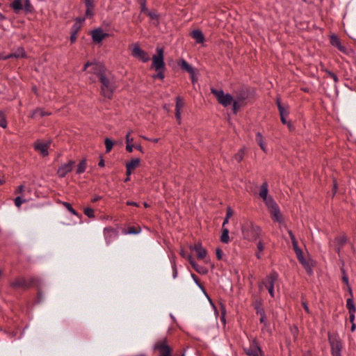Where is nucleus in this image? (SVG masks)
<instances>
[{"label": "nucleus", "mask_w": 356, "mask_h": 356, "mask_svg": "<svg viewBox=\"0 0 356 356\" xmlns=\"http://www.w3.org/2000/svg\"><path fill=\"white\" fill-rule=\"evenodd\" d=\"M99 81L101 83L102 95L108 99H111L115 89L113 76L109 72L106 71L104 74L101 75L99 78Z\"/></svg>", "instance_id": "1"}, {"label": "nucleus", "mask_w": 356, "mask_h": 356, "mask_svg": "<svg viewBox=\"0 0 356 356\" xmlns=\"http://www.w3.org/2000/svg\"><path fill=\"white\" fill-rule=\"evenodd\" d=\"M233 94L234 102L232 110L236 114L246 104V100L250 97V90L248 87L242 86L235 90Z\"/></svg>", "instance_id": "2"}, {"label": "nucleus", "mask_w": 356, "mask_h": 356, "mask_svg": "<svg viewBox=\"0 0 356 356\" xmlns=\"http://www.w3.org/2000/svg\"><path fill=\"white\" fill-rule=\"evenodd\" d=\"M261 228L252 222H246L242 227V234L245 239L256 241L260 236Z\"/></svg>", "instance_id": "3"}, {"label": "nucleus", "mask_w": 356, "mask_h": 356, "mask_svg": "<svg viewBox=\"0 0 356 356\" xmlns=\"http://www.w3.org/2000/svg\"><path fill=\"white\" fill-rule=\"evenodd\" d=\"M211 92L215 96L218 102L224 107H227L232 104L234 106V97L233 95L225 93L223 90L216 88H211Z\"/></svg>", "instance_id": "4"}, {"label": "nucleus", "mask_w": 356, "mask_h": 356, "mask_svg": "<svg viewBox=\"0 0 356 356\" xmlns=\"http://www.w3.org/2000/svg\"><path fill=\"white\" fill-rule=\"evenodd\" d=\"M154 349L159 352V356H172V349L166 339L157 341L154 345Z\"/></svg>", "instance_id": "5"}, {"label": "nucleus", "mask_w": 356, "mask_h": 356, "mask_svg": "<svg viewBox=\"0 0 356 356\" xmlns=\"http://www.w3.org/2000/svg\"><path fill=\"white\" fill-rule=\"evenodd\" d=\"M266 205L270 213L273 220L280 223L282 222L283 219L277 204L274 200H268Z\"/></svg>", "instance_id": "6"}, {"label": "nucleus", "mask_w": 356, "mask_h": 356, "mask_svg": "<svg viewBox=\"0 0 356 356\" xmlns=\"http://www.w3.org/2000/svg\"><path fill=\"white\" fill-rule=\"evenodd\" d=\"M89 67L88 72L97 75L98 79L107 71L105 67L100 63L87 62L84 65L83 70L86 71Z\"/></svg>", "instance_id": "7"}, {"label": "nucleus", "mask_w": 356, "mask_h": 356, "mask_svg": "<svg viewBox=\"0 0 356 356\" xmlns=\"http://www.w3.org/2000/svg\"><path fill=\"white\" fill-rule=\"evenodd\" d=\"M152 67L155 70H165V65L163 59V49L161 48L156 49V54L152 57Z\"/></svg>", "instance_id": "8"}, {"label": "nucleus", "mask_w": 356, "mask_h": 356, "mask_svg": "<svg viewBox=\"0 0 356 356\" xmlns=\"http://www.w3.org/2000/svg\"><path fill=\"white\" fill-rule=\"evenodd\" d=\"M35 279L32 278L30 281L26 280L24 277H17L10 282V286L13 289H28L33 286Z\"/></svg>", "instance_id": "9"}, {"label": "nucleus", "mask_w": 356, "mask_h": 356, "mask_svg": "<svg viewBox=\"0 0 356 356\" xmlns=\"http://www.w3.org/2000/svg\"><path fill=\"white\" fill-rule=\"evenodd\" d=\"M245 352L248 356H263V351L255 339L252 341L250 347L245 349Z\"/></svg>", "instance_id": "10"}, {"label": "nucleus", "mask_w": 356, "mask_h": 356, "mask_svg": "<svg viewBox=\"0 0 356 356\" xmlns=\"http://www.w3.org/2000/svg\"><path fill=\"white\" fill-rule=\"evenodd\" d=\"M278 280V274L273 271L270 275L266 276L265 280H264L260 284L259 287L261 289L264 286H265L266 289L274 286L275 284V282Z\"/></svg>", "instance_id": "11"}, {"label": "nucleus", "mask_w": 356, "mask_h": 356, "mask_svg": "<svg viewBox=\"0 0 356 356\" xmlns=\"http://www.w3.org/2000/svg\"><path fill=\"white\" fill-rule=\"evenodd\" d=\"M132 55L133 56L139 58L143 62H147L149 59L147 54L141 49L138 44H135L134 45L132 49Z\"/></svg>", "instance_id": "12"}, {"label": "nucleus", "mask_w": 356, "mask_h": 356, "mask_svg": "<svg viewBox=\"0 0 356 356\" xmlns=\"http://www.w3.org/2000/svg\"><path fill=\"white\" fill-rule=\"evenodd\" d=\"M104 236L106 243L109 245L118 237V232L113 228L106 227L104 229Z\"/></svg>", "instance_id": "13"}, {"label": "nucleus", "mask_w": 356, "mask_h": 356, "mask_svg": "<svg viewBox=\"0 0 356 356\" xmlns=\"http://www.w3.org/2000/svg\"><path fill=\"white\" fill-rule=\"evenodd\" d=\"M331 353L332 356H341V350L342 349L341 343L337 339H330Z\"/></svg>", "instance_id": "14"}, {"label": "nucleus", "mask_w": 356, "mask_h": 356, "mask_svg": "<svg viewBox=\"0 0 356 356\" xmlns=\"http://www.w3.org/2000/svg\"><path fill=\"white\" fill-rule=\"evenodd\" d=\"M75 162L70 161L67 163L62 165L58 170V175L60 177H64L68 172L73 169Z\"/></svg>", "instance_id": "15"}, {"label": "nucleus", "mask_w": 356, "mask_h": 356, "mask_svg": "<svg viewBox=\"0 0 356 356\" xmlns=\"http://www.w3.org/2000/svg\"><path fill=\"white\" fill-rule=\"evenodd\" d=\"M49 144V142L42 143L41 141H37L35 143L34 147L42 156H46L48 155Z\"/></svg>", "instance_id": "16"}, {"label": "nucleus", "mask_w": 356, "mask_h": 356, "mask_svg": "<svg viewBox=\"0 0 356 356\" xmlns=\"http://www.w3.org/2000/svg\"><path fill=\"white\" fill-rule=\"evenodd\" d=\"M184 106V102L183 98L177 97L176 98V106H175V117L179 124L181 123V110Z\"/></svg>", "instance_id": "17"}, {"label": "nucleus", "mask_w": 356, "mask_h": 356, "mask_svg": "<svg viewBox=\"0 0 356 356\" xmlns=\"http://www.w3.org/2000/svg\"><path fill=\"white\" fill-rule=\"evenodd\" d=\"M268 184L266 182H264L260 188L259 196L263 199L265 204H267V202L268 200H274L271 197L268 196Z\"/></svg>", "instance_id": "18"}, {"label": "nucleus", "mask_w": 356, "mask_h": 356, "mask_svg": "<svg viewBox=\"0 0 356 356\" xmlns=\"http://www.w3.org/2000/svg\"><path fill=\"white\" fill-rule=\"evenodd\" d=\"M108 34L104 33L101 29H95L92 32V40L96 42H102Z\"/></svg>", "instance_id": "19"}, {"label": "nucleus", "mask_w": 356, "mask_h": 356, "mask_svg": "<svg viewBox=\"0 0 356 356\" xmlns=\"http://www.w3.org/2000/svg\"><path fill=\"white\" fill-rule=\"evenodd\" d=\"M192 250L196 252L198 259H203L206 257L207 251L204 248H202L200 243H195Z\"/></svg>", "instance_id": "20"}, {"label": "nucleus", "mask_w": 356, "mask_h": 356, "mask_svg": "<svg viewBox=\"0 0 356 356\" xmlns=\"http://www.w3.org/2000/svg\"><path fill=\"white\" fill-rule=\"evenodd\" d=\"M330 44L337 47L340 51L344 52L346 51V48L341 45L339 38L335 35H332L330 38Z\"/></svg>", "instance_id": "21"}, {"label": "nucleus", "mask_w": 356, "mask_h": 356, "mask_svg": "<svg viewBox=\"0 0 356 356\" xmlns=\"http://www.w3.org/2000/svg\"><path fill=\"white\" fill-rule=\"evenodd\" d=\"M178 65L181 70L186 71L189 74L195 73V70L184 59H181L178 62Z\"/></svg>", "instance_id": "22"}, {"label": "nucleus", "mask_w": 356, "mask_h": 356, "mask_svg": "<svg viewBox=\"0 0 356 356\" xmlns=\"http://www.w3.org/2000/svg\"><path fill=\"white\" fill-rule=\"evenodd\" d=\"M23 2L24 0H13L10 3V8L18 14L23 10Z\"/></svg>", "instance_id": "23"}, {"label": "nucleus", "mask_w": 356, "mask_h": 356, "mask_svg": "<svg viewBox=\"0 0 356 356\" xmlns=\"http://www.w3.org/2000/svg\"><path fill=\"white\" fill-rule=\"evenodd\" d=\"M191 36L197 43H202L204 40V37L202 31L197 29L192 31Z\"/></svg>", "instance_id": "24"}, {"label": "nucleus", "mask_w": 356, "mask_h": 356, "mask_svg": "<svg viewBox=\"0 0 356 356\" xmlns=\"http://www.w3.org/2000/svg\"><path fill=\"white\" fill-rule=\"evenodd\" d=\"M255 140H256L257 143H258V145H259V147H261V149L264 152H266L267 151L266 145L264 141V138H263V136L261 134V133H259V132L257 133Z\"/></svg>", "instance_id": "25"}, {"label": "nucleus", "mask_w": 356, "mask_h": 356, "mask_svg": "<svg viewBox=\"0 0 356 356\" xmlns=\"http://www.w3.org/2000/svg\"><path fill=\"white\" fill-rule=\"evenodd\" d=\"M140 162V160L139 159H133L126 164V168H129V170H134L139 165Z\"/></svg>", "instance_id": "26"}, {"label": "nucleus", "mask_w": 356, "mask_h": 356, "mask_svg": "<svg viewBox=\"0 0 356 356\" xmlns=\"http://www.w3.org/2000/svg\"><path fill=\"white\" fill-rule=\"evenodd\" d=\"M277 106L280 112V117H286L289 115L288 108L282 106L279 99L277 100Z\"/></svg>", "instance_id": "27"}, {"label": "nucleus", "mask_w": 356, "mask_h": 356, "mask_svg": "<svg viewBox=\"0 0 356 356\" xmlns=\"http://www.w3.org/2000/svg\"><path fill=\"white\" fill-rule=\"evenodd\" d=\"M11 58H25L26 54L23 48H18L14 53L10 54Z\"/></svg>", "instance_id": "28"}, {"label": "nucleus", "mask_w": 356, "mask_h": 356, "mask_svg": "<svg viewBox=\"0 0 356 356\" xmlns=\"http://www.w3.org/2000/svg\"><path fill=\"white\" fill-rule=\"evenodd\" d=\"M341 272L342 273V282L346 284V286H347V289L349 291V293L350 295L352 296V289L350 288V286H349V284H348V277L346 275V273L345 271V269L343 268V266L341 267Z\"/></svg>", "instance_id": "29"}, {"label": "nucleus", "mask_w": 356, "mask_h": 356, "mask_svg": "<svg viewBox=\"0 0 356 356\" xmlns=\"http://www.w3.org/2000/svg\"><path fill=\"white\" fill-rule=\"evenodd\" d=\"M220 240L224 243H228L229 241V230L227 228H222Z\"/></svg>", "instance_id": "30"}, {"label": "nucleus", "mask_w": 356, "mask_h": 356, "mask_svg": "<svg viewBox=\"0 0 356 356\" xmlns=\"http://www.w3.org/2000/svg\"><path fill=\"white\" fill-rule=\"evenodd\" d=\"M346 307L348 309L349 313L355 312V307L353 303V295H350V297L348 298L346 302Z\"/></svg>", "instance_id": "31"}, {"label": "nucleus", "mask_w": 356, "mask_h": 356, "mask_svg": "<svg viewBox=\"0 0 356 356\" xmlns=\"http://www.w3.org/2000/svg\"><path fill=\"white\" fill-rule=\"evenodd\" d=\"M85 4L86 7V15H91V10L94 8V3L92 0H85Z\"/></svg>", "instance_id": "32"}, {"label": "nucleus", "mask_w": 356, "mask_h": 356, "mask_svg": "<svg viewBox=\"0 0 356 356\" xmlns=\"http://www.w3.org/2000/svg\"><path fill=\"white\" fill-rule=\"evenodd\" d=\"M259 321L261 323H264L263 329H266L268 331L270 328V324L266 321V317L264 311H262L261 316L259 319Z\"/></svg>", "instance_id": "33"}, {"label": "nucleus", "mask_w": 356, "mask_h": 356, "mask_svg": "<svg viewBox=\"0 0 356 356\" xmlns=\"http://www.w3.org/2000/svg\"><path fill=\"white\" fill-rule=\"evenodd\" d=\"M86 160H82L78 165V167L76 169V173L81 174L86 170Z\"/></svg>", "instance_id": "34"}, {"label": "nucleus", "mask_w": 356, "mask_h": 356, "mask_svg": "<svg viewBox=\"0 0 356 356\" xmlns=\"http://www.w3.org/2000/svg\"><path fill=\"white\" fill-rule=\"evenodd\" d=\"M23 10L26 13H31L33 10V6L29 0H24L23 2Z\"/></svg>", "instance_id": "35"}, {"label": "nucleus", "mask_w": 356, "mask_h": 356, "mask_svg": "<svg viewBox=\"0 0 356 356\" xmlns=\"http://www.w3.org/2000/svg\"><path fill=\"white\" fill-rule=\"evenodd\" d=\"M257 252L256 253V257H257V259H260L261 258V252H262L263 250H264V244L261 241H259L257 243Z\"/></svg>", "instance_id": "36"}, {"label": "nucleus", "mask_w": 356, "mask_h": 356, "mask_svg": "<svg viewBox=\"0 0 356 356\" xmlns=\"http://www.w3.org/2000/svg\"><path fill=\"white\" fill-rule=\"evenodd\" d=\"M289 234H290V236H291V238L292 241L293 247V249H294L296 253H300L301 250L298 247V242H297L296 239L295 238V236L291 233V232H289Z\"/></svg>", "instance_id": "37"}, {"label": "nucleus", "mask_w": 356, "mask_h": 356, "mask_svg": "<svg viewBox=\"0 0 356 356\" xmlns=\"http://www.w3.org/2000/svg\"><path fill=\"white\" fill-rule=\"evenodd\" d=\"M140 227H129L124 233L128 234H137L140 232Z\"/></svg>", "instance_id": "38"}, {"label": "nucleus", "mask_w": 356, "mask_h": 356, "mask_svg": "<svg viewBox=\"0 0 356 356\" xmlns=\"http://www.w3.org/2000/svg\"><path fill=\"white\" fill-rule=\"evenodd\" d=\"M0 127L2 128H6L7 127V121L6 119V115L3 111H0Z\"/></svg>", "instance_id": "39"}, {"label": "nucleus", "mask_w": 356, "mask_h": 356, "mask_svg": "<svg viewBox=\"0 0 356 356\" xmlns=\"http://www.w3.org/2000/svg\"><path fill=\"white\" fill-rule=\"evenodd\" d=\"M346 241H347V237L346 236H342L338 237L336 239L337 245L340 247H343V245L346 243Z\"/></svg>", "instance_id": "40"}, {"label": "nucleus", "mask_w": 356, "mask_h": 356, "mask_svg": "<svg viewBox=\"0 0 356 356\" xmlns=\"http://www.w3.org/2000/svg\"><path fill=\"white\" fill-rule=\"evenodd\" d=\"M104 143L106 146V152H109L113 148V142L109 138H106L104 140Z\"/></svg>", "instance_id": "41"}, {"label": "nucleus", "mask_w": 356, "mask_h": 356, "mask_svg": "<svg viewBox=\"0 0 356 356\" xmlns=\"http://www.w3.org/2000/svg\"><path fill=\"white\" fill-rule=\"evenodd\" d=\"M63 204L65 207V208L72 214L79 216V213L72 208V205L68 202H63Z\"/></svg>", "instance_id": "42"}, {"label": "nucleus", "mask_w": 356, "mask_h": 356, "mask_svg": "<svg viewBox=\"0 0 356 356\" xmlns=\"http://www.w3.org/2000/svg\"><path fill=\"white\" fill-rule=\"evenodd\" d=\"M84 213L86 215L88 218H94V210L90 207H87L84 209Z\"/></svg>", "instance_id": "43"}, {"label": "nucleus", "mask_w": 356, "mask_h": 356, "mask_svg": "<svg viewBox=\"0 0 356 356\" xmlns=\"http://www.w3.org/2000/svg\"><path fill=\"white\" fill-rule=\"evenodd\" d=\"M46 115H49V114L45 113L44 111H43L42 109H37L33 112L32 117H35L37 115H40V116L42 117Z\"/></svg>", "instance_id": "44"}, {"label": "nucleus", "mask_w": 356, "mask_h": 356, "mask_svg": "<svg viewBox=\"0 0 356 356\" xmlns=\"http://www.w3.org/2000/svg\"><path fill=\"white\" fill-rule=\"evenodd\" d=\"M80 29H81L80 22H76L72 26V32L78 33V32L79 31Z\"/></svg>", "instance_id": "45"}, {"label": "nucleus", "mask_w": 356, "mask_h": 356, "mask_svg": "<svg viewBox=\"0 0 356 356\" xmlns=\"http://www.w3.org/2000/svg\"><path fill=\"white\" fill-rule=\"evenodd\" d=\"M188 261L195 270L199 271L197 269V264L195 263L194 259L191 255L188 256Z\"/></svg>", "instance_id": "46"}, {"label": "nucleus", "mask_w": 356, "mask_h": 356, "mask_svg": "<svg viewBox=\"0 0 356 356\" xmlns=\"http://www.w3.org/2000/svg\"><path fill=\"white\" fill-rule=\"evenodd\" d=\"M188 261L195 270L199 271L197 269V264L195 263L194 259L191 255L188 256Z\"/></svg>", "instance_id": "47"}, {"label": "nucleus", "mask_w": 356, "mask_h": 356, "mask_svg": "<svg viewBox=\"0 0 356 356\" xmlns=\"http://www.w3.org/2000/svg\"><path fill=\"white\" fill-rule=\"evenodd\" d=\"M158 73L154 76V79H159L161 80H163L164 79V74L163 71L164 70H156Z\"/></svg>", "instance_id": "48"}, {"label": "nucleus", "mask_w": 356, "mask_h": 356, "mask_svg": "<svg viewBox=\"0 0 356 356\" xmlns=\"http://www.w3.org/2000/svg\"><path fill=\"white\" fill-rule=\"evenodd\" d=\"M24 202V200H22L20 197H17L15 199V204L17 207H19Z\"/></svg>", "instance_id": "49"}, {"label": "nucleus", "mask_w": 356, "mask_h": 356, "mask_svg": "<svg viewBox=\"0 0 356 356\" xmlns=\"http://www.w3.org/2000/svg\"><path fill=\"white\" fill-rule=\"evenodd\" d=\"M233 215H234V211L230 207H228L227 209L225 218L229 219Z\"/></svg>", "instance_id": "50"}, {"label": "nucleus", "mask_w": 356, "mask_h": 356, "mask_svg": "<svg viewBox=\"0 0 356 356\" xmlns=\"http://www.w3.org/2000/svg\"><path fill=\"white\" fill-rule=\"evenodd\" d=\"M172 277L174 279H175L177 276V270L175 262H173L172 264Z\"/></svg>", "instance_id": "51"}, {"label": "nucleus", "mask_w": 356, "mask_h": 356, "mask_svg": "<svg viewBox=\"0 0 356 356\" xmlns=\"http://www.w3.org/2000/svg\"><path fill=\"white\" fill-rule=\"evenodd\" d=\"M296 255H297V257L299 260V261L303 265H305V261L302 257V251L300 252V253H296Z\"/></svg>", "instance_id": "52"}, {"label": "nucleus", "mask_w": 356, "mask_h": 356, "mask_svg": "<svg viewBox=\"0 0 356 356\" xmlns=\"http://www.w3.org/2000/svg\"><path fill=\"white\" fill-rule=\"evenodd\" d=\"M216 257H217V259H218V260L222 259V254H223V252L222 251V250H220V249L218 248V249L216 250Z\"/></svg>", "instance_id": "53"}, {"label": "nucleus", "mask_w": 356, "mask_h": 356, "mask_svg": "<svg viewBox=\"0 0 356 356\" xmlns=\"http://www.w3.org/2000/svg\"><path fill=\"white\" fill-rule=\"evenodd\" d=\"M235 159H236L238 162H240V161L243 159V152H239L238 153H237V154L235 155Z\"/></svg>", "instance_id": "54"}, {"label": "nucleus", "mask_w": 356, "mask_h": 356, "mask_svg": "<svg viewBox=\"0 0 356 356\" xmlns=\"http://www.w3.org/2000/svg\"><path fill=\"white\" fill-rule=\"evenodd\" d=\"M329 76L334 81V82H337L339 81L337 76L334 74L333 72H328Z\"/></svg>", "instance_id": "55"}, {"label": "nucleus", "mask_w": 356, "mask_h": 356, "mask_svg": "<svg viewBox=\"0 0 356 356\" xmlns=\"http://www.w3.org/2000/svg\"><path fill=\"white\" fill-rule=\"evenodd\" d=\"M134 147V145H132L131 143H127L126 150L129 152H132Z\"/></svg>", "instance_id": "56"}, {"label": "nucleus", "mask_w": 356, "mask_h": 356, "mask_svg": "<svg viewBox=\"0 0 356 356\" xmlns=\"http://www.w3.org/2000/svg\"><path fill=\"white\" fill-rule=\"evenodd\" d=\"M131 133L129 132L126 136V143H131L133 141V138L130 136Z\"/></svg>", "instance_id": "57"}, {"label": "nucleus", "mask_w": 356, "mask_h": 356, "mask_svg": "<svg viewBox=\"0 0 356 356\" xmlns=\"http://www.w3.org/2000/svg\"><path fill=\"white\" fill-rule=\"evenodd\" d=\"M76 34L77 33L72 32L71 36H70V40H71L72 43H73V42H74L76 41Z\"/></svg>", "instance_id": "58"}, {"label": "nucleus", "mask_w": 356, "mask_h": 356, "mask_svg": "<svg viewBox=\"0 0 356 356\" xmlns=\"http://www.w3.org/2000/svg\"><path fill=\"white\" fill-rule=\"evenodd\" d=\"M267 289H268V293L270 295V296L273 298L275 296L274 286L268 288Z\"/></svg>", "instance_id": "59"}, {"label": "nucleus", "mask_w": 356, "mask_h": 356, "mask_svg": "<svg viewBox=\"0 0 356 356\" xmlns=\"http://www.w3.org/2000/svg\"><path fill=\"white\" fill-rule=\"evenodd\" d=\"M8 58H11V57L10 56V54L8 55L0 54V60H7Z\"/></svg>", "instance_id": "60"}, {"label": "nucleus", "mask_w": 356, "mask_h": 356, "mask_svg": "<svg viewBox=\"0 0 356 356\" xmlns=\"http://www.w3.org/2000/svg\"><path fill=\"white\" fill-rule=\"evenodd\" d=\"M281 118V121L283 124H288L289 126V128L291 129V124L290 123H288L286 120V117H280Z\"/></svg>", "instance_id": "61"}, {"label": "nucleus", "mask_w": 356, "mask_h": 356, "mask_svg": "<svg viewBox=\"0 0 356 356\" xmlns=\"http://www.w3.org/2000/svg\"><path fill=\"white\" fill-rule=\"evenodd\" d=\"M24 191V186L21 185L18 186V188L16 190V193H22Z\"/></svg>", "instance_id": "62"}, {"label": "nucleus", "mask_w": 356, "mask_h": 356, "mask_svg": "<svg viewBox=\"0 0 356 356\" xmlns=\"http://www.w3.org/2000/svg\"><path fill=\"white\" fill-rule=\"evenodd\" d=\"M350 314V321L353 323L354 320H355V312H353V313H349Z\"/></svg>", "instance_id": "63"}, {"label": "nucleus", "mask_w": 356, "mask_h": 356, "mask_svg": "<svg viewBox=\"0 0 356 356\" xmlns=\"http://www.w3.org/2000/svg\"><path fill=\"white\" fill-rule=\"evenodd\" d=\"M100 199H101L100 196H95V197H93L92 199V202H96L99 201Z\"/></svg>", "instance_id": "64"}]
</instances>
